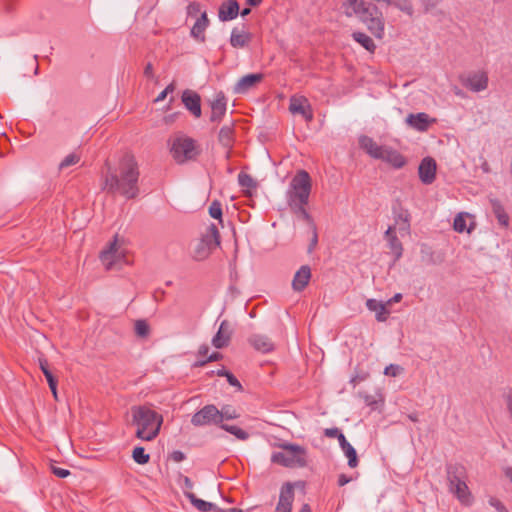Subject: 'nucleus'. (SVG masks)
Listing matches in <instances>:
<instances>
[{
	"instance_id": "f3484780",
	"label": "nucleus",
	"mask_w": 512,
	"mask_h": 512,
	"mask_svg": "<svg viewBox=\"0 0 512 512\" xmlns=\"http://www.w3.org/2000/svg\"><path fill=\"white\" fill-rule=\"evenodd\" d=\"M294 499V489L290 483H286L280 491L279 502L275 512H291Z\"/></svg>"
},
{
	"instance_id": "f257e3e1",
	"label": "nucleus",
	"mask_w": 512,
	"mask_h": 512,
	"mask_svg": "<svg viewBox=\"0 0 512 512\" xmlns=\"http://www.w3.org/2000/svg\"><path fill=\"white\" fill-rule=\"evenodd\" d=\"M138 179V164L132 155L126 154L119 163L118 173L109 168L104 178V189L126 199H134L139 195Z\"/></svg>"
},
{
	"instance_id": "ea45409f",
	"label": "nucleus",
	"mask_w": 512,
	"mask_h": 512,
	"mask_svg": "<svg viewBox=\"0 0 512 512\" xmlns=\"http://www.w3.org/2000/svg\"><path fill=\"white\" fill-rule=\"evenodd\" d=\"M226 6V21L232 20L238 16L239 13V5L236 0H228Z\"/></svg>"
},
{
	"instance_id": "6e6552de",
	"label": "nucleus",
	"mask_w": 512,
	"mask_h": 512,
	"mask_svg": "<svg viewBox=\"0 0 512 512\" xmlns=\"http://www.w3.org/2000/svg\"><path fill=\"white\" fill-rule=\"evenodd\" d=\"M169 143L170 153L178 164L192 160L198 154L195 140L188 136L177 135L172 138Z\"/></svg>"
},
{
	"instance_id": "a211bd4d",
	"label": "nucleus",
	"mask_w": 512,
	"mask_h": 512,
	"mask_svg": "<svg viewBox=\"0 0 512 512\" xmlns=\"http://www.w3.org/2000/svg\"><path fill=\"white\" fill-rule=\"evenodd\" d=\"M249 344L258 352L269 353L275 348L273 341L266 335L253 334L248 339Z\"/></svg>"
},
{
	"instance_id": "603ef678",
	"label": "nucleus",
	"mask_w": 512,
	"mask_h": 512,
	"mask_svg": "<svg viewBox=\"0 0 512 512\" xmlns=\"http://www.w3.org/2000/svg\"><path fill=\"white\" fill-rule=\"evenodd\" d=\"M341 431L337 428H326L324 430V435L328 438H336Z\"/></svg>"
},
{
	"instance_id": "412c9836",
	"label": "nucleus",
	"mask_w": 512,
	"mask_h": 512,
	"mask_svg": "<svg viewBox=\"0 0 512 512\" xmlns=\"http://www.w3.org/2000/svg\"><path fill=\"white\" fill-rule=\"evenodd\" d=\"M385 238L388 241L389 248L391 249V252L395 256V260L400 259L402 256V253H403V247H402V243L400 242V240L398 239V237L395 233L394 227H392V226L388 227V229L385 232Z\"/></svg>"
},
{
	"instance_id": "a878e982",
	"label": "nucleus",
	"mask_w": 512,
	"mask_h": 512,
	"mask_svg": "<svg viewBox=\"0 0 512 512\" xmlns=\"http://www.w3.org/2000/svg\"><path fill=\"white\" fill-rule=\"evenodd\" d=\"M209 346L208 345H202L200 346L198 353H197V361L195 362L194 366L201 367L204 366L206 363L211 361H216L221 357V354L218 352H213L212 354H209Z\"/></svg>"
},
{
	"instance_id": "6e6d98bb",
	"label": "nucleus",
	"mask_w": 512,
	"mask_h": 512,
	"mask_svg": "<svg viewBox=\"0 0 512 512\" xmlns=\"http://www.w3.org/2000/svg\"><path fill=\"white\" fill-rule=\"evenodd\" d=\"M351 481H352V477H349V476H347L346 474H340V475L338 476V481H337V483H338V485H339L340 487H342V486H344V485L348 484V483H349V482H351Z\"/></svg>"
},
{
	"instance_id": "7c9ffc66",
	"label": "nucleus",
	"mask_w": 512,
	"mask_h": 512,
	"mask_svg": "<svg viewBox=\"0 0 512 512\" xmlns=\"http://www.w3.org/2000/svg\"><path fill=\"white\" fill-rule=\"evenodd\" d=\"M352 38L364 47L367 51L373 53L376 49V45L371 37L363 32H354Z\"/></svg>"
},
{
	"instance_id": "c85d7f7f",
	"label": "nucleus",
	"mask_w": 512,
	"mask_h": 512,
	"mask_svg": "<svg viewBox=\"0 0 512 512\" xmlns=\"http://www.w3.org/2000/svg\"><path fill=\"white\" fill-rule=\"evenodd\" d=\"M185 496L190 500L191 504L200 512H208L215 508L211 502L199 499L193 492L185 491Z\"/></svg>"
},
{
	"instance_id": "2eb2a0df",
	"label": "nucleus",
	"mask_w": 512,
	"mask_h": 512,
	"mask_svg": "<svg viewBox=\"0 0 512 512\" xmlns=\"http://www.w3.org/2000/svg\"><path fill=\"white\" fill-rule=\"evenodd\" d=\"M264 78L262 73H253L243 76L233 87L235 94H245L252 88L256 87Z\"/></svg>"
},
{
	"instance_id": "423d86ee",
	"label": "nucleus",
	"mask_w": 512,
	"mask_h": 512,
	"mask_svg": "<svg viewBox=\"0 0 512 512\" xmlns=\"http://www.w3.org/2000/svg\"><path fill=\"white\" fill-rule=\"evenodd\" d=\"M312 189V180L309 173L299 170L292 178L286 192L288 206L308 204Z\"/></svg>"
},
{
	"instance_id": "79ce46f5",
	"label": "nucleus",
	"mask_w": 512,
	"mask_h": 512,
	"mask_svg": "<svg viewBox=\"0 0 512 512\" xmlns=\"http://www.w3.org/2000/svg\"><path fill=\"white\" fill-rule=\"evenodd\" d=\"M80 161V156L77 153H70L59 164V169L63 170L69 166L75 165Z\"/></svg>"
},
{
	"instance_id": "e2e57ef3",
	"label": "nucleus",
	"mask_w": 512,
	"mask_h": 512,
	"mask_svg": "<svg viewBox=\"0 0 512 512\" xmlns=\"http://www.w3.org/2000/svg\"><path fill=\"white\" fill-rule=\"evenodd\" d=\"M224 16H225V13H224V2H222L219 7H218V17L221 21L224 22Z\"/></svg>"
},
{
	"instance_id": "a19ab883",
	"label": "nucleus",
	"mask_w": 512,
	"mask_h": 512,
	"mask_svg": "<svg viewBox=\"0 0 512 512\" xmlns=\"http://www.w3.org/2000/svg\"><path fill=\"white\" fill-rule=\"evenodd\" d=\"M150 328L145 320H137L135 322V333L139 337H147L149 335Z\"/></svg>"
},
{
	"instance_id": "72a5a7b5",
	"label": "nucleus",
	"mask_w": 512,
	"mask_h": 512,
	"mask_svg": "<svg viewBox=\"0 0 512 512\" xmlns=\"http://www.w3.org/2000/svg\"><path fill=\"white\" fill-rule=\"evenodd\" d=\"M229 273H230V280H231V285L229 287V291L232 296H236L239 293V287L237 285L238 272L236 270L235 259L229 264Z\"/></svg>"
},
{
	"instance_id": "473e14b6",
	"label": "nucleus",
	"mask_w": 512,
	"mask_h": 512,
	"mask_svg": "<svg viewBox=\"0 0 512 512\" xmlns=\"http://www.w3.org/2000/svg\"><path fill=\"white\" fill-rule=\"evenodd\" d=\"M469 215L467 213H459L456 215V217L454 218V222H453V228L456 232L458 233H463V232H467V233H471L473 227H467L466 225V218L468 217Z\"/></svg>"
},
{
	"instance_id": "cd10ccee",
	"label": "nucleus",
	"mask_w": 512,
	"mask_h": 512,
	"mask_svg": "<svg viewBox=\"0 0 512 512\" xmlns=\"http://www.w3.org/2000/svg\"><path fill=\"white\" fill-rule=\"evenodd\" d=\"M448 484L458 478H467V471L464 465L459 463L448 464L446 466Z\"/></svg>"
},
{
	"instance_id": "c03bdc74",
	"label": "nucleus",
	"mask_w": 512,
	"mask_h": 512,
	"mask_svg": "<svg viewBox=\"0 0 512 512\" xmlns=\"http://www.w3.org/2000/svg\"><path fill=\"white\" fill-rule=\"evenodd\" d=\"M201 13H203L201 11V5L198 2H190V4L187 7L188 19L189 18L197 19V18H199Z\"/></svg>"
},
{
	"instance_id": "13d9d810",
	"label": "nucleus",
	"mask_w": 512,
	"mask_h": 512,
	"mask_svg": "<svg viewBox=\"0 0 512 512\" xmlns=\"http://www.w3.org/2000/svg\"><path fill=\"white\" fill-rule=\"evenodd\" d=\"M467 481V478H458L456 480H454L453 482L449 483V490L456 487V486H461V484H463L464 482Z\"/></svg>"
},
{
	"instance_id": "052dcab7",
	"label": "nucleus",
	"mask_w": 512,
	"mask_h": 512,
	"mask_svg": "<svg viewBox=\"0 0 512 512\" xmlns=\"http://www.w3.org/2000/svg\"><path fill=\"white\" fill-rule=\"evenodd\" d=\"M505 477L512 483V467L507 466L503 468Z\"/></svg>"
},
{
	"instance_id": "4c0bfd02",
	"label": "nucleus",
	"mask_w": 512,
	"mask_h": 512,
	"mask_svg": "<svg viewBox=\"0 0 512 512\" xmlns=\"http://www.w3.org/2000/svg\"><path fill=\"white\" fill-rule=\"evenodd\" d=\"M132 458L136 463L141 465L147 464L150 460L149 454L145 453V449L141 446L134 448Z\"/></svg>"
},
{
	"instance_id": "4468645a",
	"label": "nucleus",
	"mask_w": 512,
	"mask_h": 512,
	"mask_svg": "<svg viewBox=\"0 0 512 512\" xmlns=\"http://www.w3.org/2000/svg\"><path fill=\"white\" fill-rule=\"evenodd\" d=\"M418 174L421 182L430 185L436 178V162L431 157L424 158L418 168Z\"/></svg>"
},
{
	"instance_id": "0eeeda50",
	"label": "nucleus",
	"mask_w": 512,
	"mask_h": 512,
	"mask_svg": "<svg viewBox=\"0 0 512 512\" xmlns=\"http://www.w3.org/2000/svg\"><path fill=\"white\" fill-rule=\"evenodd\" d=\"M283 451L274 452L271 461L288 468L305 467L307 465L306 449L297 444L284 443Z\"/></svg>"
},
{
	"instance_id": "864d4df0",
	"label": "nucleus",
	"mask_w": 512,
	"mask_h": 512,
	"mask_svg": "<svg viewBox=\"0 0 512 512\" xmlns=\"http://www.w3.org/2000/svg\"><path fill=\"white\" fill-rule=\"evenodd\" d=\"M170 458L175 462H181L185 459V454L180 450H175L171 453Z\"/></svg>"
},
{
	"instance_id": "3c124183",
	"label": "nucleus",
	"mask_w": 512,
	"mask_h": 512,
	"mask_svg": "<svg viewBox=\"0 0 512 512\" xmlns=\"http://www.w3.org/2000/svg\"><path fill=\"white\" fill-rule=\"evenodd\" d=\"M51 470H52V473L59 478H66L71 474L68 469H64V468H60V467H56V466H52Z\"/></svg>"
},
{
	"instance_id": "de8ad7c7",
	"label": "nucleus",
	"mask_w": 512,
	"mask_h": 512,
	"mask_svg": "<svg viewBox=\"0 0 512 512\" xmlns=\"http://www.w3.org/2000/svg\"><path fill=\"white\" fill-rule=\"evenodd\" d=\"M399 219L402 221V226L400 227V231H404L406 233L410 230V223H409V214L408 212L402 213L399 215Z\"/></svg>"
},
{
	"instance_id": "bf43d9fd",
	"label": "nucleus",
	"mask_w": 512,
	"mask_h": 512,
	"mask_svg": "<svg viewBox=\"0 0 512 512\" xmlns=\"http://www.w3.org/2000/svg\"><path fill=\"white\" fill-rule=\"evenodd\" d=\"M506 403H507V410H508V413L512 419V395L511 394H508L506 396Z\"/></svg>"
},
{
	"instance_id": "49530a36",
	"label": "nucleus",
	"mask_w": 512,
	"mask_h": 512,
	"mask_svg": "<svg viewBox=\"0 0 512 512\" xmlns=\"http://www.w3.org/2000/svg\"><path fill=\"white\" fill-rule=\"evenodd\" d=\"M311 229H312V238H311L310 244L308 246L309 253H311L315 249V247L317 246V243H318V234H317L316 225L312 224Z\"/></svg>"
},
{
	"instance_id": "680f3d73",
	"label": "nucleus",
	"mask_w": 512,
	"mask_h": 512,
	"mask_svg": "<svg viewBox=\"0 0 512 512\" xmlns=\"http://www.w3.org/2000/svg\"><path fill=\"white\" fill-rule=\"evenodd\" d=\"M336 438L339 441L340 447H343V446H345L346 444L349 443L342 432H340L339 435Z\"/></svg>"
},
{
	"instance_id": "9b49d317",
	"label": "nucleus",
	"mask_w": 512,
	"mask_h": 512,
	"mask_svg": "<svg viewBox=\"0 0 512 512\" xmlns=\"http://www.w3.org/2000/svg\"><path fill=\"white\" fill-rule=\"evenodd\" d=\"M461 81L466 88L473 92H480L488 87V75L484 71L470 73Z\"/></svg>"
},
{
	"instance_id": "bb28decb",
	"label": "nucleus",
	"mask_w": 512,
	"mask_h": 512,
	"mask_svg": "<svg viewBox=\"0 0 512 512\" xmlns=\"http://www.w3.org/2000/svg\"><path fill=\"white\" fill-rule=\"evenodd\" d=\"M224 116V96L220 93L211 105L210 121L219 123Z\"/></svg>"
},
{
	"instance_id": "7ed1b4c3",
	"label": "nucleus",
	"mask_w": 512,
	"mask_h": 512,
	"mask_svg": "<svg viewBox=\"0 0 512 512\" xmlns=\"http://www.w3.org/2000/svg\"><path fill=\"white\" fill-rule=\"evenodd\" d=\"M133 423L137 426L136 437L144 441H152L160 431L163 417L146 406L132 409Z\"/></svg>"
},
{
	"instance_id": "09e8293b",
	"label": "nucleus",
	"mask_w": 512,
	"mask_h": 512,
	"mask_svg": "<svg viewBox=\"0 0 512 512\" xmlns=\"http://www.w3.org/2000/svg\"><path fill=\"white\" fill-rule=\"evenodd\" d=\"M402 370V368L398 365H395V364H390L389 366H387L384 370V374L385 375H388V376H392V377H396L400 371Z\"/></svg>"
},
{
	"instance_id": "338daca9",
	"label": "nucleus",
	"mask_w": 512,
	"mask_h": 512,
	"mask_svg": "<svg viewBox=\"0 0 512 512\" xmlns=\"http://www.w3.org/2000/svg\"><path fill=\"white\" fill-rule=\"evenodd\" d=\"M226 512H245V511L243 509L236 508V507H233V508L226 507Z\"/></svg>"
},
{
	"instance_id": "9d476101",
	"label": "nucleus",
	"mask_w": 512,
	"mask_h": 512,
	"mask_svg": "<svg viewBox=\"0 0 512 512\" xmlns=\"http://www.w3.org/2000/svg\"><path fill=\"white\" fill-rule=\"evenodd\" d=\"M289 111L292 114H300L303 118L310 122L313 120V111L307 98L300 96H292L290 99Z\"/></svg>"
},
{
	"instance_id": "5701e85b",
	"label": "nucleus",
	"mask_w": 512,
	"mask_h": 512,
	"mask_svg": "<svg viewBox=\"0 0 512 512\" xmlns=\"http://www.w3.org/2000/svg\"><path fill=\"white\" fill-rule=\"evenodd\" d=\"M450 492L453 493L459 502L464 506H471L473 503V496L469 490V487L466 482L461 484V486H456L450 489Z\"/></svg>"
},
{
	"instance_id": "a18cd8bd",
	"label": "nucleus",
	"mask_w": 512,
	"mask_h": 512,
	"mask_svg": "<svg viewBox=\"0 0 512 512\" xmlns=\"http://www.w3.org/2000/svg\"><path fill=\"white\" fill-rule=\"evenodd\" d=\"M226 381L235 389L236 392H241L243 390L240 381L236 378L235 375L228 371H226Z\"/></svg>"
},
{
	"instance_id": "c9c22d12",
	"label": "nucleus",
	"mask_w": 512,
	"mask_h": 512,
	"mask_svg": "<svg viewBox=\"0 0 512 512\" xmlns=\"http://www.w3.org/2000/svg\"><path fill=\"white\" fill-rule=\"evenodd\" d=\"M306 205L307 204H296V205H291L289 207L296 215L301 217L304 221H306L308 224H310V226H312V224H315V223L313 222L311 215L307 211Z\"/></svg>"
},
{
	"instance_id": "774afa93",
	"label": "nucleus",
	"mask_w": 512,
	"mask_h": 512,
	"mask_svg": "<svg viewBox=\"0 0 512 512\" xmlns=\"http://www.w3.org/2000/svg\"><path fill=\"white\" fill-rule=\"evenodd\" d=\"M299 512H311V508L308 504H303Z\"/></svg>"
},
{
	"instance_id": "4be33fe9",
	"label": "nucleus",
	"mask_w": 512,
	"mask_h": 512,
	"mask_svg": "<svg viewBox=\"0 0 512 512\" xmlns=\"http://www.w3.org/2000/svg\"><path fill=\"white\" fill-rule=\"evenodd\" d=\"M366 307L368 310L376 313V320L379 322H384L387 320V316L389 314V310L386 307V304L378 301L376 299H368L366 301Z\"/></svg>"
},
{
	"instance_id": "aec40b11",
	"label": "nucleus",
	"mask_w": 512,
	"mask_h": 512,
	"mask_svg": "<svg viewBox=\"0 0 512 512\" xmlns=\"http://www.w3.org/2000/svg\"><path fill=\"white\" fill-rule=\"evenodd\" d=\"M311 278V269L309 266L304 265L295 273L292 287L295 291H302L308 285Z\"/></svg>"
},
{
	"instance_id": "6ab92c4d",
	"label": "nucleus",
	"mask_w": 512,
	"mask_h": 512,
	"mask_svg": "<svg viewBox=\"0 0 512 512\" xmlns=\"http://www.w3.org/2000/svg\"><path fill=\"white\" fill-rule=\"evenodd\" d=\"M252 40V34L243 28H234L230 36V44L234 48H244L249 45Z\"/></svg>"
},
{
	"instance_id": "f8f14e48",
	"label": "nucleus",
	"mask_w": 512,
	"mask_h": 512,
	"mask_svg": "<svg viewBox=\"0 0 512 512\" xmlns=\"http://www.w3.org/2000/svg\"><path fill=\"white\" fill-rule=\"evenodd\" d=\"M122 257L123 255L119 251L117 244V236H115L114 240L109 243L108 247L100 253V260L108 270L118 263Z\"/></svg>"
},
{
	"instance_id": "39448f33",
	"label": "nucleus",
	"mask_w": 512,
	"mask_h": 512,
	"mask_svg": "<svg viewBox=\"0 0 512 512\" xmlns=\"http://www.w3.org/2000/svg\"><path fill=\"white\" fill-rule=\"evenodd\" d=\"M359 146L371 158L381 160L395 169H400L406 164V159L400 152L390 146L379 145L369 136H361L359 138Z\"/></svg>"
},
{
	"instance_id": "20e7f679",
	"label": "nucleus",
	"mask_w": 512,
	"mask_h": 512,
	"mask_svg": "<svg viewBox=\"0 0 512 512\" xmlns=\"http://www.w3.org/2000/svg\"><path fill=\"white\" fill-rule=\"evenodd\" d=\"M220 246V232L217 224L210 223L189 244V253L195 261H203Z\"/></svg>"
},
{
	"instance_id": "b1692460",
	"label": "nucleus",
	"mask_w": 512,
	"mask_h": 512,
	"mask_svg": "<svg viewBox=\"0 0 512 512\" xmlns=\"http://www.w3.org/2000/svg\"><path fill=\"white\" fill-rule=\"evenodd\" d=\"M208 25V18L205 11L201 13L199 18L195 19V22L191 28V36L194 37L196 40L204 41V31Z\"/></svg>"
},
{
	"instance_id": "c756f323",
	"label": "nucleus",
	"mask_w": 512,
	"mask_h": 512,
	"mask_svg": "<svg viewBox=\"0 0 512 512\" xmlns=\"http://www.w3.org/2000/svg\"><path fill=\"white\" fill-rule=\"evenodd\" d=\"M492 209L495 217L497 218L500 225L503 227H508L509 225V216L506 213L503 205L498 200H492Z\"/></svg>"
},
{
	"instance_id": "e433bc0d",
	"label": "nucleus",
	"mask_w": 512,
	"mask_h": 512,
	"mask_svg": "<svg viewBox=\"0 0 512 512\" xmlns=\"http://www.w3.org/2000/svg\"><path fill=\"white\" fill-rule=\"evenodd\" d=\"M226 433L235 436L236 439L241 441L249 438V433L237 425L226 424Z\"/></svg>"
},
{
	"instance_id": "1a4fd4ad",
	"label": "nucleus",
	"mask_w": 512,
	"mask_h": 512,
	"mask_svg": "<svg viewBox=\"0 0 512 512\" xmlns=\"http://www.w3.org/2000/svg\"><path fill=\"white\" fill-rule=\"evenodd\" d=\"M223 419V412L218 410L216 406L206 405L192 416L191 423L194 426L219 425Z\"/></svg>"
},
{
	"instance_id": "393cba45",
	"label": "nucleus",
	"mask_w": 512,
	"mask_h": 512,
	"mask_svg": "<svg viewBox=\"0 0 512 512\" xmlns=\"http://www.w3.org/2000/svg\"><path fill=\"white\" fill-rule=\"evenodd\" d=\"M39 367L41 369V371L43 372L47 382H48V385H49V388L54 396V398L57 400V384H58V381L57 379L55 378V376L52 374V372L50 371L49 369V364H48V361L47 359L45 358H39Z\"/></svg>"
},
{
	"instance_id": "5fc2aeb1",
	"label": "nucleus",
	"mask_w": 512,
	"mask_h": 512,
	"mask_svg": "<svg viewBox=\"0 0 512 512\" xmlns=\"http://www.w3.org/2000/svg\"><path fill=\"white\" fill-rule=\"evenodd\" d=\"M182 488H183V492L184 493H185V491L191 492V490L193 488V482L191 481V479L189 477H187V476L183 477Z\"/></svg>"
},
{
	"instance_id": "69168bd1",
	"label": "nucleus",
	"mask_w": 512,
	"mask_h": 512,
	"mask_svg": "<svg viewBox=\"0 0 512 512\" xmlns=\"http://www.w3.org/2000/svg\"><path fill=\"white\" fill-rule=\"evenodd\" d=\"M175 89L174 83L169 84L163 91L166 92V94L173 92Z\"/></svg>"
},
{
	"instance_id": "dca6fc26",
	"label": "nucleus",
	"mask_w": 512,
	"mask_h": 512,
	"mask_svg": "<svg viewBox=\"0 0 512 512\" xmlns=\"http://www.w3.org/2000/svg\"><path fill=\"white\" fill-rule=\"evenodd\" d=\"M436 119L430 118L428 114L424 112L409 114L406 118V123L413 129L419 132H425L429 129L431 124L435 123Z\"/></svg>"
},
{
	"instance_id": "37998d69",
	"label": "nucleus",
	"mask_w": 512,
	"mask_h": 512,
	"mask_svg": "<svg viewBox=\"0 0 512 512\" xmlns=\"http://www.w3.org/2000/svg\"><path fill=\"white\" fill-rule=\"evenodd\" d=\"M212 344L216 348L224 347V320L220 322L218 331L212 339Z\"/></svg>"
},
{
	"instance_id": "f03ea898",
	"label": "nucleus",
	"mask_w": 512,
	"mask_h": 512,
	"mask_svg": "<svg viewBox=\"0 0 512 512\" xmlns=\"http://www.w3.org/2000/svg\"><path fill=\"white\" fill-rule=\"evenodd\" d=\"M348 8L367 29L378 39H382L385 33V20L382 12L373 4L365 0H347Z\"/></svg>"
},
{
	"instance_id": "2f4dec72",
	"label": "nucleus",
	"mask_w": 512,
	"mask_h": 512,
	"mask_svg": "<svg viewBox=\"0 0 512 512\" xmlns=\"http://www.w3.org/2000/svg\"><path fill=\"white\" fill-rule=\"evenodd\" d=\"M238 183L246 193H249L252 189H256L257 187L256 181L245 172L238 174Z\"/></svg>"
},
{
	"instance_id": "0e129e2a",
	"label": "nucleus",
	"mask_w": 512,
	"mask_h": 512,
	"mask_svg": "<svg viewBox=\"0 0 512 512\" xmlns=\"http://www.w3.org/2000/svg\"><path fill=\"white\" fill-rule=\"evenodd\" d=\"M401 299H402V294L397 293L387 302V304L399 302Z\"/></svg>"
},
{
	"instance_id": "58836bf2",
	"label": "nucleus",
	"mask_w": 512,
	"mask_h": 512,
	"mask_svg": "<svg viewBox=\"0 0 512 512\" xmlns=\"http://www.w3.org/2000/svg\"><path fill=\"white\" fill-rule=\"evenodd\" d=\"M209 214L212 218L217 219L219 221V224H223L222 220V206L220 201L215 200L212 202V204L209 207Z\"/></svg>"
},
{
	"instance_id": "4d7b16f0",
	"label": "nucleus",
	"mask_w": 512,
	"mask_h": 512,
	"mask_svg": "<svg viewBox=\"0 0 512 512\" xmlns=\"http://www.w3.org/2000/svg\"><path fill=\"white\" fill-rule=\"evenodd\" d=\"M144 75L147 78H153L154 77L153 66H152V64L150 62L147 63V65L145 66Z\"/></svg>"
},
{
	"instance_id": "ddd939ff",
	"label": "nucleus",
	"mask_w": 512,
	"mask_h": 512,
	"mask_svg": "<svg viewBox=\"0 0 512 512\" xmlns=\"http://www.w3.org/2000/svg\"><path fill=\"white\" fill-rule=\"evenodd\" d=\"M181 100L185 108L194 117L199 118L201 116V97L197 92L186 89L182 93Z\"/></svg>"
},
{
	"instance_id": "8fccbe9b",
	"label": "nucleus",
	"mask_w": 512,
	"mask_h": 512,
	"mask_svg": "<svg viewBox=\"0 0 512 512\" xmlns=\"http://www.w3.org/2000/svg\"><path fill=\"white\" fill-rule=\"evenodd\" d=\"M490 506L494 507L498 512H507L506 507L504 504L497 498L491 497L489 499Z\"/></svg>"
},
{
	"instance_id": "f704fd0d",
	"label": "nucleus",
	"mask_w": 512,
	"mask_h": 512,
	"mask_svg": "<svg viewBox=\"0 0 512 512\" xmlns=\"http://www.w3.org/2000/svg\"><path fill=\"white\" fill-rule=\"evenodd\" d=\"M341 449L345 456L348 458V466L350 468H356L358 466L359 461L354 447L350 443H348L345 446L341 447Z\"/></svg>"
}]
</instances>
